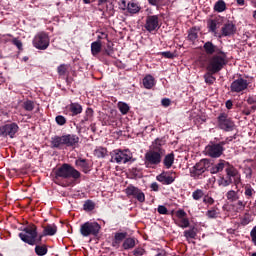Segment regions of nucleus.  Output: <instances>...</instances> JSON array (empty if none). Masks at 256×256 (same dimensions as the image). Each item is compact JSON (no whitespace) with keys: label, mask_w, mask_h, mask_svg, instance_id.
<instances>
[{"label":"nucleus","mask_w":256,"mask_h":256,"mask_svg":"<svg viewBox=\"0 0 256 256\" xmlns=\"http://www.w3.org/2000/svg\"><path fill=\"white\" fill-rule=\"evenodd\" d=\"M227 63H229L227 53L219 51L217 54L208 57L206 61V71H210V73H219Z\"/></svg>","instance_id":"obj_1"},{"label":"nucleus","mask_w":256,"mask_h":256,"mask_svg":"<svg viewBox=\"0 0 256 256\" xmlns=\"http://www.w3.org/2000/svg\"><path fill=\"white\" fill-rule=\"evenodd\" d=\"M21 241L27 243L28 245H37L41 243L43 236L37 238V226L29 225L24 228L23 232L19 234Z\"/></svg>","instance_id":"obj_2"},{"label":"nucleus","mask_w":256,"mask_h":256,"mask_svg":"<svg viewBox=\"0 0 256 256\" xmlns=\"http://www.w3.org/2000/svg\"><path fill=\"white\" fill-rule=\"evenodd\" d=\"M56 179H79L81 172L69 164H63L56 172Z\"/></svg>","instance_id":"obj_3"},{"label":"nucleus","mask_w":256,"mask_h":256,"mask_svg":"<svg viewBox=\"0 0 256 256\" xmlns=\"http://www.w3.org/2000/svg\"><path fill=\"white\" fill-rule=\"evenodd\" d=\"M226 175L227 178H222L220 183L223 185V187H228V185H231V183H234V185H241V173H239V170L233 166H228L226 168Z\"/></svg>","instance_id":"obj_4"},{"label":"nucleus","mask_w":256,"mask_h":256,"mask_svg":"<svg viewBox=\"0 0 256 256\" xmlns=\"http://www.w3.org/2000/svg\"><path fill=\"white\" fill-rule=\"evenodd\" d=\"M111 163H129L133 159V154L129 150H114L111 152Z\"/></svg>","instance_id":"obj_5"},{"label":"nucleus","mask_w":256,"mask_h":256,"mask_svg":"<svg viewBox=\"0 0 256 256\" xmlns=\"http://www.w3.org/2000/svg\"><path fill=\"white\" fill-rule=\"evenodd\" d=\"M163 155L161 152H155L152 150H149L145 153L144 156V164L148 169H154L161 163V159H163Z\"/></svg>","instance_id":"obj_6"},{"label":"nucleus","mask_w":256,"mask_h":256,"mask_svg":"<svg viewBox=\"0 0 256 256\" xmlns=\"http://www.w3.org/2000/svg\"><path fill=\"white\" fill-rule=\"evenodd\" d=\"M99 231H101V225L97 222H85L80 227V233L83 237H89L90 235L97 237Z\"/></svg>","instance_id":"obj_7"},{"label":"nucleus","mask_w":256,"mask_h":256,"mask_svg":"<svg viewBox=\"0 0 256 256\" xmlns=\"http://www.w3.org/2000/svg\"><path fill=\"white\" fill-rule=\"evenodd\" d=\"M49 35L45 32H39L37 33L32 41L33 47L35 49H39L40 51H45L50 44Z\"/></svg>","instance_id":"obj_8"},{"label":"nucleus","mask_w":256,"mask_h":256,"mask_svg":"<svg viewBox=\"0 0 256 256\" xmlns=\"http://www.w3.org/2000/svg\"><path fill=\"white\" fill-rule=\"evenodd\" d=\"M217 121L219 129H222V131H233L235 129V122L225 112L219 114Z\"/></svg>","instance_id":"obj_9"},{"label":"nucleus","mask_w":256,"mask_h":256,"mask_svg":"<svg viewBox=\"0 0 256 256\" xmlns=\"http://www.w3.org/2000/svg\"><path fill=\"white\" fill-rule=\"evenodd\" d=\"M19 132V125L12 122L0 126V137H10V139H15V135Z\"/></svg>","instance_id":"obj_10"},{"label":"nucleus","mask_w":256,"mask_h":256,"mask_svg":"<svg viewBox=\"0 0 256 256\" xmlns=\"http://www.w3.org/2000/svg\"><path fill=\"white\" fill-rule=\"evenodd\" d=\"M207 169H209V160L202 159L190 170V175L194 179H199L200 175H203Z\"/></svg>","instance_id":"obj_11"},{"label":"nucleus","mask_w":256,"mask_h":256,"mask_svg":"<svg viewBox=\"0 0 256 256\" xmlns=\"http://www.w3.org/2000/svg\"><path fill=\"white\" fill-rule=\"evenodd\" d=\"M249 87V81L245 78H237L230 85V91L232 93H243Z\"/></svg>","instance_id":"obj_12"},{"label":"nucleus","mask_w":256,"mask_h":256,"mask_svg":"<svg viewBox=\"0 0 256 256\" xmlns=\"http://www.w3.org/2000/svg\"><path fill=\"white\" fill-rule=\"evenodd\" d=\"M125 193L128 197H133V199H137L139 203H145V193H143L141 189L130 185L126 188Z\"/></svg>","instance_id":"obj_13"},{"label":"nucleus","mask_w":256,"mask_h":256,"mask_svg":"<svg viewBox=\"0 0 256 256\" xmlns=\"http://www.w3.org/2000/svg\"><path fill=\"white\" fill-rule=\"evenodd\" d=\"M226 144H227V140L222 141L219 144L208 145L206 147V152L210 157H214V158L221 157V155H223V145H226Z\"/></svg>","instance_id":"obj_14"},{"label":"nucleus","mask_w":256,"mask_h":256,"mask_svg":"<svg viewBox=\"0 0 256 256\" xmlns=\"http://www.w3.org/2000/svg\"><path fill=\"white\" fill-rule=\"evenodd\" d=\"M176 225L178 227H181L182 229H187L189 227V218H187V212H185L183 209H180L176 212Z\"/></svg>","instance_id":"obj_15"},{"label":"nucleus","mask_w":256,"mask_h":256,"mask_svg":"<svg viewBox=\"0 0 256 256\" xmlns=\"http://www.w3.org/2000/svg\"><path fill=\"white\" fill-rule=\"evenodd\" d=\"M145 29L146 31H155L156 29H159V16L157 15H152L148 16L146 18V23H145Z\"/></svg>","instance_id":"obj_16"},{"label":"nucleus","mask_w":256,"mask_h":256,"mask_svg":"<svg viewBox=\"0 0 256 256\" xmlns=\"http://www.w3.org/2000/svg\"><path fill=\"white\" fill-rule=\"evenodd\" d=\"M162 185H171L175 181V173L162 172L156 177Z\"/></svg>","instance_id":"obj_17"},{"label":"nucleus","mask_w":256,"mask_h":256,"mask_svg":"<svg viewBox=\"0 0 256 256\" xmlns=\"http://www.w3.org/2000/svg\"><path fill=\"white\" fill-rule=\"evenodd\" d=\"M221 25H222V21L220 18L209 19L207 21L208 31L209 33H213L215 37H217V29H219Z\"/></svg>","instance_id":"obj_18"},{"label":"nucleus","mask_w":256,"mask_h":256,"mask_svg":"<svg viewBox=\"0 0 256 256\" xmlns=\"http://www.w3.org/2000/svg\"><path fill=\"white\" fill-rule=\"evenodd\" d=\"M62 137L64 140V145H66V147H75V145L79 143V136L75 134H67L63 135Z\"/></svg>","instance_id":"obj_19"},{"label":"nucleus","mask_w":256,"mask_h":256,"mask_svg":"<svg viewBox=\"0 0 256 256\" xmlns=\"http://www.w3.org/2000/svg\"><path fill=\"white\" fill-rule=\"evenodd\" d=\"M163 145H165V141H163V139L157 138L152 143L150 151H154L155 153H161V155H165V149H163Z\"/></svg>","instance_id":"obj_20"},{"label":"nucleus","mask_w":256,"mask_h":256,"mask_svg":"<svg viewBox=\"0 0 256 256\" xmlns=\"http://www.w3.org/2000/svg\"><path fill=\"white\" fill-rule=\"evenodd\" d=\"M235 31H237V27L231 21H228L222 27L223 37H229V35H234Z\"/></svg>","instance_id":"obj_21"},{"label":"nucleus","mask_w":256,"mask_h":256,"mask_svg":"<svg viewBox=\"0 0 256 256\" xmlns=\"http://www.w3.org/2000/svg\"><path fill=\"white\" fill-rule=\"evenodd\" d=\"M75 165L78 169H81L83 173H89L91 171V166L89 165V161L87 159L78 158L75 160Z\"/></svg>","instance_id":"obj_22"},{"label":"nucleus","mask_w":256,"mask_h":256,"mask_svg":"<svg viewBox=\"0 0 256 256\" xmlns=\"http://www.w3.org/2000/svg\"><path fill=\"white\" fill-rule=\"evenodd\" d=\"M55 233H57V225L48 224L43 227L42 237H47V236L51 237L55 235Z\"/></svg>","instance_id":"obj_23"},{"label":"nucleus","mask_w":256,"mask_h":256,"mask_svg":"<svg viewBox=\"0 0 256 256\" xmlns=\"http://www.w3.org/2000/svg\"><path fill=\"white\" fill-rule=\"evenodd\" d=\"M142 83L145 89H153L156 82L155 78L151 74H148L143 78Z\"/></svg>","instance_id":"obj_24"},{"label":"nucleus","mask_w":256,"mask_h":256,"mask_svg":"<svg viewBox=\"0 0 256 256\" xmlns=\"http://www.w3.org/2000/svg\"><path fill=\"white\" fill-rule=\"evenodd\" d=\"M127 237V233L120 232L116 233L114 236V241L112 242L113 247H116V249H119V245L124 241V239Z\"/></svg>","instance_id":"obj_25"},{"label":"nucleus","mask_w":256,"mask_h":256,"mask_svg":"<svg viewBox=\"0 0 256 256\" xmlns=\"http://www.w3.org/2000/svg\"><path fill=\"white\" fill-rule=\"evenodd\" d=\"M204 51H206L207 55H214L213 53H219L221 51L217 46H215L211 42H206L204 44Z\"/></svg>","instance_id":"obj_26"},{"label":"nucleus","mask_w":256,"mask_h":256,"mask_svg":"<svg viewBox=\"0 0 256 256\" xmlns=\"http://www.w3.org/2000/svg\"><path fill=\"white\" fill-rule=\"evenodd\" d=\"M103 47V44L101 41H94L91 43V53L93 57H97L101 53V49Z\"/></svg>","instance_id":"obj_27"},{"label":"nucleus","mask_w":256,"mask_h":256,"mask_svg":"<svg viewBox=\"0 0 256 256\" xmlns=\"http://www.w3.org/2000/svg\"><path fill=\"white\" fill-rule=\"evenodd\" d=\"M163 163H164V166L166 167V169H171V167H173V163H175V154L170 153V154L166 155L164 157Z\"/></svg>","instance_id":"obj_28"},{"label":"nucleus","mask_w":256,"mask_h":256,"mask_svg":"<svg viewBox=\"0 0 256 256\" xmlns=\"http://www.w3.org/2000/svg\"><path fill=\"white\" fill-rule=\"evenodd\" d=\"M216 73L218 72H211V71H207L204 74V81L205 83H207V85H213V83H215V81H217V78H215Z\"/></svg>","instance_id":"obj_29"},{"label":"nucleus","mask_w":256,"mask_h":256,"mask_svg":"<svg viewBox=\"0 0 256 256\" xmlns=\"http://www.w3.org/2000/svg\"><path fill=\"white\" fill-rule=\"evenodd\" d=\"M127 11L128 13H131V15H135L136 13H139V11H141V7L135 2H129L127 4Z\"/></svg>","instance_id":"obj_30"},{"label":"nucleus","mask_w":256,"mask_h":256,"mask_svg":"<svg viewBox=\"0 0 256 256\" xmlns=\"http://www.w3.org/2000/svg\"><path fill=\"white\" fill-rule=\"evenodd\" d=\"M137 245V240L135 238H126L122 244L123 249L129 250L133 249Z\"/></svg>","instance_id":"obj_31"},{"label":"nucleus","mask_w":256,"mask_h":256,"mask_svg":"<svg viewBox=\"0 0 256 256\" xmlns=\"http://www.w3.org/2000/svg\"><path fill=\"white\" fill-rule=\"evenodd\" d=\"M226 198L230 203H235V201H239V192L230 190L226 193Z\"/></svg>","instance_id":"obj_32"},{"label":"nucleus","mask_w":256,"mask_h":256,"mask_svg":"<svg viewBox=\"0 0 256 256\" xmlns=\"http://www.w3.org/2000/svg\"><path fill=\"white\" fill-rule=\"evenodd\" d=\"M227 10V4L223 0H218L214 5V11L216 13H223V11Z\"/></svg>","instance_id":"obj_33"},{"label":"nucleus","mask_w":256,"mask_h":256,"mask_svg":"<svg viewBox=\"0 0 256 256\" xmlns=\"http://www.w3.org/2000/svg\"><path fill=\"white\" fill-rule=\"evenodd\" d=\"M72 115H79L83 112V107L78 103H72L69 106Z\"/></svg>","instance_id":"obj_34"},{"label":"nucleus","mask_w":256,"mask_h":256,"mask_svg":"<svg viewBox=\"0 0 256 256\" xmlns=\"http://www.w3.org/2000/svg\"><path fill=\"white\" fill-rule=\"evenodd\" d=\"M51 143H52V147H55V148H59L61 147V145H65L63 136H56L52 138Z\"/></svg>","instance_id":"obj_35"},{"label":"nucleus","mask_w":256,"mask_h":256,"mask_svg":"<svg viewBox=\"0 0 256 256\" xmlns=\"http://www.w3.org/2000/svg\"><path fill=\"white\" fill-rule=\"evenodd\" d=\"M246 205L247 203H245L244 201L238 200L236 203L232 205V207L234 211H237L239 213L240 211L245 210Z\"/></svg>","instance_id":"obj_36"},{"label":"nucleus","mask_w":256,"mask_h":256,"mask_svg":"<svg viewBox=\"0 0 256 256\" xmlns=\"http://www.w3.org/2000/svg\"><path fill=\"white\" fill-rule=\"evenodd\" d=\"M47 246L46 245H36L35 247V253L38 256H44L47 255Z\"/></svg>","instance_id":"obj_37"},{"label":"nucleus","mask_w":256,"mask_h":256,"mask_svg":"<svg viewBox=\"0 0 256 256\" xmlns=\"http://www.w3.org/2000/svg\"><path fill=\"white\" fill-rule=\"evenodd\" d=\"M118 109L122 115H127L129 113V104L125 102H118Z\"/></svg>","instance_id":"obj_38"},{"label":"nucleus","mask_w":256,"mask_h":256,"mask_svg":"<svg viewBox=\"0 0 256 256\" xmlns=\"http://www.w3.org/2000/svg\"><path fill=\"white\" fill-rule=\"evenodd\" d=\"M206 217L208 219H217L219 217V210L217 208H212L206 212Z\"/></svg>","instance_id":"obj_39"},{"label":"nucleus","mask_w":256,"mask_h":256,"mask_svg":"<svg viewBox=\"0 0 256 256\" xmlns=\"http://www.w3.org/2000/svg\"><path fill=\"white\" fill-rule=\"evenodd\" d=\"M203 197H205V193L201 189H196L192 193V199H194V201H199L200 199H203Z\"/></svg>","instance_id":"obj_40"},{"label":"nucleus","mask_w":256,"mask_h":256,"mask_svg":"<svg viewBox=\"0 0 256 256\" xmlns=\"http://www.w3.org/2000/svg\"><path fill=\"white\" fill-rule=\"evenodd\" d=\"M197 37H199V30L196 28L190 29L189 34H188V39L190 41H195V40H197Z\"/></svg>","instance_id":"obj_41"},{"label":"nucleus","mask_w":256,"mask_h":256,"mask_svg":"<svg viewBox=\"0 0 256 256\" xmlns=\"http://www.w3.org/2000/svg\"><path fill=\"white\" fill-rule=\"evenodd\" d=\"M148 3H150V5H154L155 7H163L169 3V0H148Z\"/></svg>","instance_id":"obj_42"},{"label":"nucleus","mask_w":256,"mask_h":256,"mask_svg":"<svg viewBox=\"0 0 256 256\" xmlns=\"http://www.w3.org/2000/svg\"><path fill=\"white\" fill-rule=\"evenodd\" d=\"M23 108L25 111H33V109H35V103L31 100H27L23 103Z\"/></svg>","instance_id":"obj_43"},{"label":"nucleus","mask_w":256,"mask_h":256,"mask_svg":"<svg viewBox=\"0 0 256 256\" xmlns=\"http://www.w3.org/2000/svg\"><path fill=\"white\" fill-rule=\"evenodd\" d=\"M95 209V203L93 201L88 200L84 203V211H93Z\"/></svg>","instance_id":"obj_44"},{"label":"nucleus","mask_w":256,"mask_h":256,"mask_svg":"<svg viewBox=\"0 0 256 256\" xmlns=\"http://www.w3.org/2000/svg\"><path fill=\"white\" fill-rule=\"evenodd\" d=\"M67 69H69V66H68V65H66V64H61V65L58 66V68H57L58 74H59L60 76L65 75V73H67Z\"/></svg>","instance_id":"obj_45"},{"label":"nucleus","mask_w":256,"mask_h":256,"mask_svg":"<svg viewBox=\"0 0 256 256\" xmlns=\"http://www.w3.org/2000/svg\"><path fill=\"white\" fill-rule=\"evenodd\" d=\"M184 237H186V239H195L197 233H195V230H186L184 231Z\"/></svg>","instance_id":"obj_46"},{"label":"nucleus","mask_w":256,"mask_h":256,"mask_svg":"<svg viewBox=\"0 0 256 256\" xmlns=\"http://www.w3.org/2000/svg\"><path fill=\"white\" fill-rule=\"evenodd\" d=\"M229 165V163H227L225 160H220L218 164H216V168L219 171V173H221V171H223V169H225V166Z\"/></svg>","instance_id":"obj_47"},{"label":"nucleus","mask_w":256,"mask_h":256,"mask_svg":"<svg viewBox=\"0 0 256 256\" xmlns=\"http://www.w3.org/2000/svg\"><path fill=\"white\" fill-rule=\"evenodd\" d=\"M55 121H56L57 125H61V126L65 125V123H67V119L64 118V116H62V115L56 116Z\"/></svg>","instance_id":"obj_48"},{"label":"nucleus","mask_w":256,"mask_h":256,"mask_svg":"<svg viewBox=\"0 0 256 256\" xmlns=\"http://www.w3.org/2000/svg\"><path fill=\"white\" fill-rule=\"evenodd\" d=\"M244 193H245L246 197H253V193H255V190L250 185H247V186H245Z\"/></svg>","instance_id":"obj_49"},{"label":"nucleus","mask_w":256,"mask_h":256,"mask_svg":"<svg viewBox=\"0 0 256 256\" xmlns=\"http://www.w3.org/2000/svg\"><path fill=\"white\" fill-rule=\"evenodd\" d=\"M203 203H205V205H213V203H215V199L209 195H206L203 197Z\"/></svg>","instance_id":"obj_50"},{"label":"nucleus","mask_w":256,"mask_h":256,"mask_svg":"<svg viewBox=\"0 0 256 256\" xmlns=\"http://www.w3.org/2000/svg\"><path fill=\"white\" fill-rule=\"evenodd\" d=\"M244 174L246 175L247 179H251L252 175H253V170L251 169V167L246 166L244 168Z\"/></svg>","instance_id":"obj_51"},{"label":"nucleus","mask_w":256,"mask_h":256,"mask_svg":"<svg viewBox=\"0 0 256 256\" xmlns=\"http://www.w3.org/2000/svg\"><path fill=\"white\" fill-rule=\"evenodd\" d=\"M13 45H15L17 47V49L21 50L23 49V43L21 42V40L14 38L12 40Z\"/></svg>","instance_id":"obj_52"},{"label":"nucleus","mask_w":256,"mask_h":256,"mask_svg":"<svg viewBox=\"0 0 256 256\" xmlns=\"http://www.w3.org/2000/svg\"><path fill=\"white\" fill-rule=\"evenodd\" d=\"M251 223V216L249 214H246L242 221H241V224L242 225H249Z\"/></svg>","instance_id":"obj_53"},{"label":"nucleus","mask_w":256,"mask_h":256,"mask_svg":"<svg viewBox=\"0 0 256 256\" xmlns=\"http://www.w3.org/2000/svg\"><path fill=\"white\" fill-rule=\"evenodd\" d=\"M144 254H145V249H143V248H136L133 251V255H135V256H143Z\"/></svg>","instance_id":"obj_54"},{"label":"nucleus","mask_w":256,"mask_h":256,"mask_svg":"<svg viewBox=\"0 0 256 256\" xmlns=\"http://www.w3.org/2000/svg\"><path fill=\"white\" fill-rule=\"evenodd\" d=\"M158 213H160V215H167V207L163 205L158 206Z\"/></svg>","instance_id":"obj_55"},{"label":"nucleus","mask_w":256,"mask_h":256,"mask_svg":"<svg viewBox=\"0 0 256 256\" xmlns=\"http://www.w3.org/2000/svg\"><path fill=\"white\" fill-rule=\"evenodd\" d=\"M161 103L163 107H169V105H171V100L169 98H163Z\"/></svg>","instance_id":"obj_56"},{"label":"nucleus","mask_w":256,"mask_h":256,"mask_svg":"<svg viewBox=\"0 0 256 256\" xmlns=\"http://www.w3.org/2000/svg\"><path fill=\"white\" fill-rule=\"evenodd\" d=\"M109 35L107 33L101 32L100 35H98V40L101 41L102 39H108Z\"/></svg>","instance_id":"obj_57"},{"label":"nucleus","mask_w":256,"mask_h":256,"mask_svg":"<svg viewBox=\"0 0 256 256\" xmlns=\"http://www.w3.org/2000/svg\"><path fill=\"white\" fill-rule=\"evenodd\" d=\"M163 57H166V59H173V53L170 51L162 52Z\"/></svg>","instance_id":"obj_58"},{"label":"nucleus","mask_w":256,"mask_h":256,"mask_svg":"<svg viewBox=\"0 0 256 256\" xmlns=\"http://www.w3.org/2000/svg\"><path fill=\"white\" fill-rule=\"evenodd\" d=\"M150 187L152 191H159V184L157 182H153Z\"/></svg>","instance_id":"obj_59"},{"label":"nucleus","mask_w":256,"mask_h":256,"mask_svg":"<svg viewBox=\"0 0 256 256\" xmlns=\"http://www.w3.org/2000/svg\"><path fill=\"white\" fill-rule=\"evenodd\" d=\"M247 103H249V105H255V98H253V97H248Z\"/></svg>","instance_id":"obj_60"},{"label":"nucleus","mask_w":256,"mask_h":256,"mask_svg":"<svg viewBox=\"0 0 256 256\" xmlns=\"http://www.w3.org/2000/svg\"><path fill=\"white\" fill-rule=\"evenodd\" d=\"M226 108H228V109L233 108V102L231 100L226 101Z\"/></svg>","instance_id":"obj_61"},{"label":"nucleus","mask_w":256,"mask_h":256,"mask_svg":"<svg viewBox=\"0 0 256 256\" xmlns=\"http://www.w3.org/2000/svg\"><path fill=\"white\" fill-rule=\"evenodd\" d=\"M253 112L249 109V108H245L244 110H243V114L244 115H251Z\"/></svg>","instance_id":"obj_62"},{"label":"nucleus","mask_w":256,"mask_h":256,"mask_svg":"<svg viewBox=\"0 0 256 256\" xmlns=\"http://www.w3.org/2000/svg\"><path fill=\"white\" fill-rule=\"evenodd\" d=\"M211 173L213 174V175H215L216 173H219V171L217 170V166L216 165H214L212 168H211Z\"/></svg>","instance_id":"obj_63"},{"label":"nucleus","mask_w":256,"mask_h":256,"mask_svg":"<svg viewBox=\"0 0 256 256\" xmlns=\"http://www.w3.org/2000/svg\"><path fill=\"white\" fill-rule=\"evenodd\" d=\"M156 256H167V253L162 251V252L158 253Z\"/></svg>","instance_id":"obj_64"}]
</instances>
